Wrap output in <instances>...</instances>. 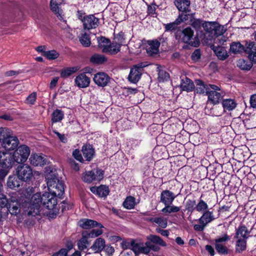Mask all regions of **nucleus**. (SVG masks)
Listing matches in <instances>:
<instances>
[{"instance_id": "obj_5", "label": "nucleus", "mask_w": 256, "mask_h": 256, "mask_svg": "<svg viewBox=\"0 0 256 256\" xmlns=\"http://www.w3.org/2000/svg\"><path fill=\"white\" fill-rule=\"evenodd\" d=\"M210 90L207 91L208 101L214 104L220 103L224 93L220 90V87L214 84H210Z\"/></svg>"}, {"instance_id": "obj_13", "label": "nucleus", "mask_w": 256, "mask_h": 256, "mask_svg": "<svg viewBox=\"0 0 256 256\" xmlns=\"http://www.w3.org/2000/svg\"><path fill=\"white\" fill-rule=\"evenodd\" d=\"M18 144L19 140L18 138L10 135L1 144V146L7 150H12L16 148Z\"/></svg>"}, {"instance_id": "obj_42", "label": "nucleus", "mask_w": 256, "mask_h": 256, "mask_svg": "<svg viewBox=\"0 0 256 256\" xmlns=\"http://www.w3.org/2000/svg\"><path fill=\"white\" fill-rule=\"evenodd\" d=\"M10 135H12L11 130L6 128H0V144Z\"/></svg>"}, {"instance_id": "obj_31", "label": "nucleus", "mask_w": 256, "mask_h": 256, "mask_svg": "<svg viewBox=\"0 0 256 256\" xmlns=\"http://www.w3.org/2000/svg\"><path fill=\"white\" fill-rule=\"evenodd\" d=\"M98 46L103 52H107L110 46V40L104 37L98 38Z\"/></svg>"}, {"instance_id": "obj_50", "label": "nucleus", "mask_w": 256, "mask_h": 256, "mask_svg": "<svg viewBox=\"0 0 256 256\" xmlns=\"http://www.w3.org/2000/svg\"><path fill=\"white\" fill-rule=\"evenodd\" d=\"M89 238H94L100 236L103 233L102 228L93 229L90 232H84Z\"/></svg>"}, {"instance_id": "obj_52", "label": "nucleus", "mask_w": 256, "mask_h": 256, "mask_svg": "<svg viewBox=\"0 0 256 256\" xmlns=\"http://www.w3.org/2000/svg\"><path fill=\"white\" fill-rule=\"evenodd\" d=\"M204 22L200 19H193L191 20V26L196 30H200L201 29V27H203V24Z\"/></svg>"}, {"instance_id": "obj_19", "label": "nucleus", "mask_w": 256, "mask_h": 256, "mask_svg": "<svg viewBox=\"0 0 256 256\" xmlns=\"http://www.w3.org/2000/svg\"><path fill=\"white\" fill-rule=\"evenodd\" d=\"M75 83L80 88L88 87L90 83V78L84 74L78 75L75 78Z\"/></svg>"}, {"instance_id": "obj_27", "label": "nucleus", "mask_w": 256, "mask_h": 256, "mask_svg": "<svg viewBox=\"0 0 256 256\" xmlns=\"http://www.w3.org/2000/svg\"><path fill=\"white\" fill-rule=\"evenodd\" d=\"M180 88L182 90L190 92L192 91L194 88V84L193 82L188 78L185 77L182 79Z\"/></svg>"}, {"instance_id": "obj_57", "label": "nucleus", "mask_w": 256, "mask_h": 256, "mask_svg": "<svg viewBox=\"0 0 256 256\" xmlns=\"http://www.w3.org/2000/svg\"><path fill=\"white\" fill-rule=\"evenodd\" d=\"M196 202L194 200H188L186 201V208L188 211L192 212L196 209Z\"/></svg>"}, {"instance_id": "obj_1", "label": "nucleus", "mask_w": 256, "mask_h": 256, "mask_svg": "<svg viewBox=\"0 0 256 256\" xmlns=\"http://www.w3.org/2000/svg\"><path fill=\"white\" fill-rule=\"evenodd\" d=\"M57 196H60L55 195L50 192H45L42 195L38 192L34 194L31 198L30 203L28 204V215L35 216L38 214L41 206L48 210L54 208L57 204Z\"/></svg>"}, {"instance_id": "obj_56", "label": "nucleus", "mask_w": 256, "mask_h": 256, "mask_svg": "<svg viewBox=\"0 0 256 256\" xmlns=\"http://www.w3.org/2000/svg\"><path fill=\"white\" fill-rule=\"evenodd\" d=\"M230 236H228L227 234H224L218 238H216L214 241L216 243H220V244H225V243L226 242H228L230 240Z\"/></svg>"}, {"instance_id": "obj_54", "label": "nucleus", "mask_w": 256, "mask_h": 256, "mask_svg": "<svg viewBox=\"0 0 256 256\" xmlns=\"http://www.w3.org/2000/svg\"><path fill=\"white\" fill-rule=\"evenodd\" d=\"M158 79L159 82H164L169 78V74L164 70H158Z\"/></svg>"}, {"instance_id": "obj_60", "label": "nucleus", "mask_w": 256, "mask_h": 256, "mask_svg": "<svg viewBox=\"0 0 256 256\" xmlns=\"http://www.w3.org/2000/svg\"><path fill=\"white\" fill-rule=\"evenodd\" d=\"M133 240H124L121 243L122 247L123 249H131L132 248V243Z\"/></svg>"}, {"instance_id": "obj_9", "label": "nucleus", "mask_w": 256, "mask_h": 256, "mask_svg": "<svg viewBox=\"0 0 256 256\" xmlns=\"http://www.w3.org/2000/svg\"><path fill=\"white\" fill-rule=\"evenodd\" d=\"M15 160L12 154L0 152V166L3 168H10L14 165Z\"/></svg>"}, {"instance_id": "obj_18", "label": "nucleus", "mask_w": 256, "mask_h": 256, "mask_svg": "<svg viewBox=\"0 0 256 256\" xmlns=\"http://www.w3.org/2000/svg\"><path fill=\"white\" fill-rule=\"evenodd\" d=\"M50 5L51 10L56 16L57 18L60 20H63L64 14L60 8L61 4L58 2L57 0H51Z\"/></svg>"}, {"instance_id": "obj_24", "label": "nucleus", "mask_w": 256, "mask_h": 256, "mask_svg": "<svg viewBox=\"0 0 256 256\" xmlns=\"http://www.w3.org/2000/svg\"><path fill=\"white\" fill-rule=\"evenodd\" d=\"M90 191L94 194H98L100 197H106L109 193L108 188L104 185H101L98 187H91Z\"/></svg>"}, {"instance_id": "obj_12", "label": "nucleus", "mask_w": 256, "mask_h": 256, "mask_svg": "<svg viewBox=\"0 0 256 256\" xmlns=\"http://www.w3.org/2000/svg\"><path fill=\"white\" fill-rule=\"evenodd\" d=\"M84 28L85 29L90 30L96 28L99 24V20L94 15H89L84 16L82 20Z\"/></svg>"}, {"instance_id": "obj_21", "label": "nucleus", "mask_w": 256, "mask_h": 256, "mask_svg": "<svg viewBox=\"0 0 256 256\" xmlns=\"http://www.w3.org/2000/svg\"><path fill=\"white\" fill-rule=\"evenodd\" d=\"M30 164L34 166H42L45 164L44 158L41 155L37 154H32L29 158Z\"/></svg>"}, {"instance_id": "obj_40", "label": "nucleus", "mask_w": 256, "mask_h": 256, "mask_svg": "<svg viewBox=\"0 0 256 256\" xmlns=\"http://www.w3.org/2000/svg\"><path fill=\"white\" fill-rule=\"evenodd\" d=\"M165 206L162 210V212L166 214H170L172 212H177L180 210V207L177 206L172 204L164 205Z\"/></svg>"}, {"instance_id": "obj_58", "label": "nucleus", "mask_w": 256, "mask_h": 256, "mask_svg": "<svg viewBox=\"0 0 256 256\" xmlns=\"http://www.w3.org/2000/svg\"><path fill=\"white\" fill-rule=\"evenodd\" d=\"M145 245H146V248H147L148 249V254L150 250L158 252L160 250V248L158 246L152 244L150 242H146L145 243Z\"/></svg>"}, {"instance_id": "obj_6", "label": "nucleus", "mask_w": 256, "mask_h": 256, "mask_svg": "<svg viewBox=\"0 0 256 256\" xmlns=\"http://www.w3.org/2000/svg\"><path fill=\"white\" fill-rule=\"evenodd\" d=\"M30 154V149L28 146L23 144L20 146L14 152L12 156L16 162L20 164L24 162Z\"/></svg>"}, {"instance_id": "obj_8", "label": "nucleus", "mask_w": 256, "mask_h": 256, "mask_svg": "<svg viewBox=\"0 0 256 256\" xmlns=\"http://www.w3.org/2000/svg\"><path fill=\"white\" fill-rule=\"evenodd\" d=\"M147 65L144 63H140L134 66L130 69L128 76L129 80L134 84L136 83L140 78L143 68Z\"/></svg>"}, {"instance_id": "obj_38", "label": "nucleus", "mask_w": 256, "mask_h": 256, "mask_svg": "<svg viewBox=\"0 0 256 256\" xmlns=\"http://www.w3.org/2000/svg\"><path fill=\"white\" fill-rule=\"evenodd\" d=\"M79 70L77 66L68 67L62 70L60 76L62 78H67Z\"/></svg>"}, {"instance_id": "obj_45", "label": "nucleus", "mask_w": 256, "mask_h": 256, "mask_svg": "<svg viewBox=\"0 0 256 256\" xmlns=\"http://www.w3.org/2000/svg\"><path fill=\"white\" fill-rule=\"evenodd\" d=\"M90 61L94 64H101L106 62V58L102 55L95 54L91 57Z\"/></svg>"}, {"instance_id": "obj_30", "label": "nucleus", "mask_w": 256, "mask_h": 256, "mask_svg": "<svg viewBox=\"0 0 256 256\" xmlns=\"http://www.w3.org/2000/svg\"><path fill=\"white\" fill-rule=\"evenodd\" d=\"M82 152L83 156L86 158V160H90L94 154V149L92 146L90 144L84 145L82 146Z\"/></svg>"}, {"instance_id": "obj_16", "label": "nucleus", "mask_w": 256, "mask_h": 256, "mask_svg": "<svg viewBox=\"0 0 256 256\" xmlns=\"http://www.w3.org/2000/svg\"><path fill=\"white\" fill-rule=\"evenodd\" d=\"M79 226L84 229H90L94 228H102L104 226L100 223L90 219H83L79 221Z\"/></svg>"}, {"instance_id": "obj_10", "label": "nucleus", "mask_w": 256, "mask_h": 256, "mask_svg": "<svg viewBox=\"0 0 256 256\" xmlns=\"http://www.w3.org/2000/svg\"><path fill=\"white\" fill-rule=\"evenodd\" d=\"M212 214L210 211H206L199 218L200 224H194V230L196 231H202L208 224L214 220Z\"/></svg>"}, {"instance_id": "obj_53", "label": "nucleus", "mask_w": 256, "mask_h": 256, "mask_svg": "<svg viewBox=\"0 0 256 256\" xmlns=\"http://www.w3.org/2000/svg\"><path fill=\"white\" fill-rule=\"evenodd\" d=\"M155 223L162 228H166L168 226L167 220L162 216L156 218Z\"/></svg>"}, {"instance_id": "obj_14", "label": "nucleus", "mask_w": 256, "mask_h": 256, "mask_svg": "<svg viewBox=\"0 0 256 256\" xmlns=\"http://www.w3.org/2000/svg\"><path fill=\"white\" fill-rule=\"evenodd\" d=\"M93 80L98 86L104 87L109 83L110 78L104 72H98L94 76Z\"/></svg>"}, {"instance_id": "obj_23", "label": "nucleus", "mask_w": 256, "mask_h": 256, "mask_svg": "<svg viewBox=\"0 0 256 256\" xmlns=\"http://www.w3.org/2000/svg\"><path fill=\"white\" fill-rule=\"evenodd\" d=\"M250 232L244 225H241L236 229L234 238L247 239L250 237Z\"/></svg>"}, {"instance_id": "obj_39", "label": "nucleus", "mask_w": 256, "mask_h": 256, "mask_svg": "<svg viewBox=\"0 0 256 256\" xmlns=\"http://www.w3.org/2000/svg\"><path fill=\"white\" fill-rule=\"evenodd\" d=\"M7 186L12 189H14L20 186V182L16 176H10L7 181Z\"/></svg>"}, {"instance_id": "obj_46", "label": "nucleus", "mask_w": 256, "mask_h": 256, "mask_svg": "<svg viewBox=\"0 0 256 256\" xmlns=\"http://www.w3.org/2000/svg\"><path fill=\"white\" fill-rule=\"evenodd\" d=\"M43 55L48 59L52 60L57 58L60 54L55 50H50L44 52Z\"/></svg>"}, {"instance_id": "obj_64", "label": "nucleus", "mask_w": 256, "mask_h": 256, "mask_svg": "<svg viewBox=\"0 0 256 256\" xmlns=\"http://www.w3.org/2000/svg\"><path fill=\"white\" fill-rule=\"evenodd\" d=\"M250 104L252 108H256V94L251 96L250 98Z\"/></svg>"}, {"instance_id": "obj_51", "label": "nucleus", "mask_w": 256, "mask_h": 256, "mask_svg": "<svg viewBox=\"0 0 256 256\" xmlns=\"http://www.w3.org/2000/svg\"><path fill=\"white\" fill-rule=\"evenodd\" d=\"M120 46L124 45L125 44V38L124 33L120 32L116 35L113 41Z\"/></svg>"}, {"instance_id": "obj_26", "label": "nucleus", "mask_w": 256, "mask_h": 256, "mask_svg": "<svg viewBox=\"0 0 256 256\" xmlns=\"http://www.w3.org/2000/svg\"><path fill=\"white\" fill-rule=\"evenodd\" d=\"M106 246L105 240L101 238H96L91 246V249L95 253L100 252Z\"/></svg>"}, {"instance_id": "obj_29", "label": "nucleus", "mask_w": 256, "mask_h": 256, "mask_svg": "<svg viewBox=\"0 0 256 256\" xmlns=\"http://www.w3.org/2000/svg\"><path fill=\"white\" fill-rule=\"evenodd\" d=\"M246 44L244 46L240 42H233L230 46V52L234 54H240L245 52Z\"/></svg>"}, {"instance_id": "obj_22", "label": "nucleus", "mask_w": 256, "mask_h": 256, "mask_svg": "<svg viewBox=\"0 0 256 256\" xmlns=\"http://www.w3.org/2000/svg\"><path fill=\"white\" fill-rule=\"evenodd\" d=\"M148 46L146 48L148 54L152 55V54H156L158 52L160 42H158V40H148Z\"/></svg>"}, {"instance_id": "obj_55", "label": "nucleus", "mask_w": 256, "mask_h": 256, "mask_svg": "<svg viewBox=\"0 0 256 256\" xmlns=\"http://www.w3.org/2000/svg\"><path fill=\"white\" fill-rule=\"evenodd\" d=\"M208 208V206L207 204L202 200H200L198 203L196 204V210L198 212H202V210H206Z\"/></svg>"}, {"instance_id": "obj_37", "label": "nucleus", "mask_w": 256, "mask_h": 256, "mask_svg": "<svg viewBox=\"0 0 256 256\" xmlns=\"http://www.w3.org/2000/svg\"><path fill=\"white\" fill-rule=\"evenodd\" d=\"M6 208L12 214L16 215L19 212V204L16 201H13L12 200L10 201Z\"/></svg>"}, {"instance_id": "obj_62", "label": "nucleus", "mask_w": 256, "mask_h": 256, "mask_svg": "<svg viewBox=\"0 0 256 256\" xmlns=\"http://www.w3.org/2000/svg\"><path fill=\"white\" fill-rule=\"evenodd\" d=\"M72 155L76 160L80 162H82L83 160V158L81 155L80 150H75L74 151Z\"/></svg>"}, {"instance_id": "obj_36", "label": "nucleus", "mask_w": 256, "mask_h": 256, "mask_svg": "<svg viewBox=\"0 0 256 256\" xmlns=\"http://www.w3.org/2000/svg\"><path fill=\"white\" fill-rule=\"evenodd\" d=\"M214 52L218 58L220 60H224L228 56V54L224 48L216 47L214 50Z\"/></svg>"}, {"instance_id": "obj_32", "label": "nucleus", "mask_w": 256, "mask_h": 256, "mask_svg": "<svg viewBox=\"0 0 256 256\" xmlns=\"http://www.w3.org/2000/svg\"><path fill=\"white\" fill-rule=\"evenodd\" d=\"M235 245L236 253L240 254L246 249V240L242 238H236Z\"/></svg>"}, {"instance_id": "obj_25", "label": "nucleus", "mask_w": 256, "mask_h": 256, "mask_svg": "<svg viewBox=\"0 0 256 256\" xmlns=\"http://www.w3.org/2000/svg\"><path fill=\"white\" fill-rule=\"evenodd\" d=\"M174 4L177 8L181 12H188L190 11V0H174Z\"/></svg>"}, {"instance_id": "obj_20", "label": "nucleus", "mask_w": 256, "mask_h": 256, "mask_svg": "<svg viewBox=\"0 0 256 256\" xmlns=\"http://www.w3.org/2000/svg\"><path fill=\"white\" fill-rule=\"evenodd\" d=\"M132 250L136 254H148V249L146 248V245L141 242H138L136 240H132Z\"/></svg>"}, {"instance_id": "obj_48", "label": "nucleus", "mask_w": 256, "mask_h": 256, "mask_svg": "<svg viewBox=\"0 0 256 256\" xmlns=\"http://www.w3.org/2000/svg\"><path fill=\"white\" fill-rule=\"evenodd\" d=\"M121 46L113 42L112 43H110V46H109L108 50L107 53H109L111 54H117L120 50Z\"/></svg>"}, {"instance_id": "obj_59", "label": "nucleus", "mask_w": 256, "mask_h": 256, "mask_svg": "<svg viewBox=\"0 0 256 256\" xmlns=\"http://www.w3.org/2000/svg\"><path fill=\"white\" fill-rule=\"evenodd\" d=\"M9 202L10 201H8L4 194H0V207H8Z\"/></svg>"}, {"instance_id": "obj_63", "label": "nucleus", "mask_w": 256, "mask_h": 256, "mask_svg": "<svg viewBox=\"0 0 256 256\" xmlns=\"http://www.w3.org/2000/svg\"><path fill=\"white\" fill-rule=\"evenodd\" d=\"M200 52L199 50H195L192 54V58L193 60H198L200 58Z\"/></svg>"}, {"instance_id": "obj_17", "label": "nucleus", "mask_w": 256, "mask_h": 256, "mask_svg": "<svg viewBox=\"0 0 256 256\" xmlns=\"http://www.w3.org/2000/svg\"><path fill=\"white\" fill-rule=\"evenodd\" d=\"M176 196L169 190H164L160 194V202L164 205L172 204Z\"/></svg>"}, {"instance_id": "obj_49", "label": "nucleus", "mask_w": 256, "mask_h": 256, "mask_svg": "<svg viewBox=\"0 0 256 256\" xmlns=\"http://www.w3.org/2000/svg\"><path fill=\"white\" fill-rule=\"evenodd\" d=\"M79 40L82 44L84 46H88L90 44L89 36L86 32L81 34L79 36Z\"/></svg>"}, {"instance_id": "obj_35", "label": "nucleus", "mask_w": 256, "mask_h": 256, "mask_svg": "<svg viewBox=\"0 0 256 256\" xmlns=\"http://www.w3.org/2000/svg\"><path fill=\"white\" fill-rule=\"evenodd\" d=\"M146 239L152 244L154 243L162 246H166V243L159 236L156 235L150 234L146 237Z\"/></svg>"}, {"instance_id": "obj_15", "label": "nucleus", "mask_w": 256, "mask_h": 256, "mask_svg": "<svg viewBox=\"0 0 256 256\" xmlns=\"http://www.w3.org/2000/svg\"><path fill=\"white\" fill-rule=\"evenodd\" d=\"M245 52L248 54L249 60L254 63H256V44L254 42H246Z\"/></svg>"}, {"instance_id": "obj_47", "label": "nucleus", "mask_w": 256, "mask_h": 256, "mask_svg": "<svg viewBox=\"0 0 256 256\" xmlns=\"http://www.w3.org/2000/svg\"><path fill=\"white\" fill-rule=\"evenodd\" d=\"M215 248L217 252L220 254H226L228 249L225 244L215 242Z\"/></svg>"}, {"instance_id": "obj_11", "label": "nucleus", "mask_w": 256, "mask_h": 256, "mask_svg": "<svg viewBox=\"0 0 256 256\" xmlns=\"http://www.w3.org/2000/svg\"><path fill=\"white\" fill-rule=\"evenodd\" d=\"M194 34V32L190 28H186L180 33V34L178 35L179 40L184 43L196 46L192 42Z\"/></svg>"}, {"instance_id": "obj_28", "label": "nucleus", "mask_w": 256, "mask_h": 256, "mask_svg": "<svg viewBox=\"0 0 256 256\" xmlns=\"http://www.w3.org/2000/svg\"><path fill=\"white\" fill-rule=\"evenodd\" d=\"M196 84V92L200 94H207V91H209L210 88L209 85H206L202 81L200 80H195Z\"/></svg>"}, {"instance_id": "obj_44", "label": "nucleus", "mask_w": 256, "mask_h": 256, "mask_svg": "<svg viewBox=\"0 0 256 256\" xmlns=\"http://www.w3.org/2000/svg\"><path fill=\"white\" fill-rule=\"evenodd\" d=\"M237 66L242 70H250L252 67V64L250 62H248L244 59H240L237 61Z\"/></svg>"}, {"instance_id": "obj_41", "label": "nucleus", "mask_w": 256, "mask_h": 256, "mask_svg": "<svg viewBox=\"0 0 256 256\" xmlns=\"http://www.w3.org/2000/svg\"><path fill=\"white\" fill-rule=\"evenodd\" d=\"M64 112L60 110L56 109L52 114V122L54 123L60 122L64 118Z\"/></svg>"}, {"instance_id": "obj_4", "label": "nucleus", "mask_w": 256, "mask_h": 256, "mask_svg": "<svg viewBox=\"0 0 256 256\" xmlns=\"http://www.w3.org/2000/svg\"><path fill=\"white\" fill-rule=\"evenodd\" d=\"M16 174L20 180L26 182L30 181L33 177L32 168L28 164L18 166L16 169Z\"/></svg>"}, {"instance_id": "obj_34", "label": "nucleus", "mask_w": 256, "mask_h": 256, "mask_svg": "<svg viewBox=\"0 0 256 256\" xmlns=\"http://www.w3.org/2000/svg\"><path fill=\"white\" fill-rule=\"evenodd\" d=\"M222 105L224 110L230 111L236 108V103L234 100L231 98H228L224 99L222 100Z\"/></svg>"}, {"instance_id": "obj_61", "label": "nucleus", "mask_w": 256, "mask_h": 256, "mask_svg": "<svg viewBox=\"0 0 256 256\" xmlns=\"http://www.w3.org/2000/svg\"><path fill=\"white\" fill-rule=\"evenodd\" d=\"M36 92H32L28 96L26 100V102L30 104H34L36 102Z\"/></svg>"}, {"instance_id": "obj_43", "label": "nucleus", "mask_w": 256, "mask_h": 256, "mask_svg": "<svg viewBox=\"0 0 256 256\" xmlns=\"http://www.w3.org/2000/svg\"><path fill=\"white\" fill-rule=\"evenodd\" d=\"M135 205V198L132 196H128L123 202L124 206L129 210L134 208Z\"/></svg>"}, {"instance_id": "obj_33", "label": "nucleus", "mask_w": 256, "mask_h": 256, "mask_svg": "<svg viewBox=\"0 0 256 256\" xmlns=\"http://www.w3.org/2000/svg\"><path fill=\"white\" fill-rule=\"evenodd\" d=\"M88 238H89V237H88L85 232H82V238L78 242V246L80 250H83L87 248L90 244Z\"/></svg>"}, {"instance_id": "obj_7", "label": "nucleus", "mask_w": 256, "mask_h": 256, "mask_svg": "<svg viewBox=\"0 0 256 256\" xmlns=\"http://www.w3.org/2000/svg\"><path fill=\"white\" fill-rule=\"evenodd\" d=\"M104 178L103 171L100 169H94L90 171H86L84 173L82 179L87 183L92 182H100Z\"/></svg>"}, {"instance_id": "obj_2", "label": "nucleus", "mask_w": 256, "mask_h": 256, "mask_svg": "<svg viewBox=\"0 0 256 256\" xmlns=\"http://www.w3.org/2000/svg\"><path fill=\"white\" fill-rule=\"evenodd\" d=\"M46 178L48 190L50 193L54 194L58 196H62L64 194V184L58 179L55 172H52L47 174Z\"/></svg>"}, {"instance_id": "obj_3", "label": "nucleus", "mask_w": 256, "mask_h": 256, "mask_svg": "<svg viewBox=\"0 0 256 256\" xmlns=\"http://www.w3.org/2000/svg\"><path fill=\"white\" fill-rule=\"evenodd\" d=\"M203 28L206 32L204 38L206 40H212L214 36H221L226 31L224 26L215 22H204Z\"/></svg>"}]
</instances>
